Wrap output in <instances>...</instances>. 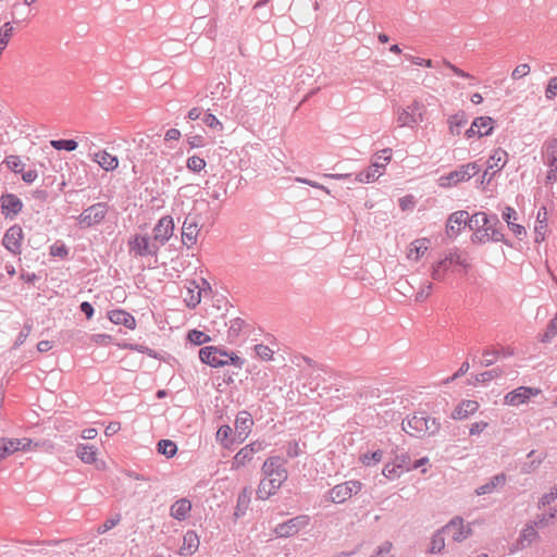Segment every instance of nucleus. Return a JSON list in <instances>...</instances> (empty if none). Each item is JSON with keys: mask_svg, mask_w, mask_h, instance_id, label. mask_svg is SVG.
Returning a JSON list of instances; mask_svg holds the SVG:
<instances>
[{"mask_svg": "<svg viewBox=\"0 0 557 557\" xmlns=\"http://www.w3.org/2000/svg\"><path fill=\"white\" fill-rule=\"evenodd\" d=\"M547 99L552 100L557 96V76L550 77L545 90Z\"/></svg>", "mask_w": 557, "mask_h": 557, "instance_id": "62", "label": "nucleus"}, {"mask_svg": "<svg viewBox=\"0 0 557 557\" xmlns=\"http://www.w3.org/2000/svg\"><path fill=\"white\" fill-rule=\"evenodd\" d=\"M264 479L275 483L278 487L287 480V470L281 457L274 456L268 458L262 466Z\"/></svg>", "mask_w": 557, "mask_h": 557, "instance_id": "5", "label": "nucleus"}, {"mask_svg": "<svg viewBox=\"0 0 557 557\" xmlns=\"http://www.w3.org/2000/svg\"><path fill=\"white\" fill-rule=\"evenodd\" d=\"M253 420L247 410H242L235 419V435L239 443H243L251 432Z\"/></svg>", "mask_w": 557, "mask_h": 557, "instance_id": "20", "label": "nucleus"}, {"mask_svg": "<svg viewBox=\"0 0 557 557\" xmlns=\"http://www.w3.org/2000/svg\"><path fill=\"white\" fill-rule=\"evenodd\" d=\"M444 533H446V530H443V528H442L433 534V536L431 539V545L429 548V552L431 554H440L444 549V547H445Z\"/></svg>", "mask_w": 557, "mask_h": 557, "instance_id": "38", "label": "nucleus"}, {"mask_svg": "<svg viewBox=\"0 0 557 557\" xmlns=\"http://www.w3.org/2000/svg\"><path fill=\"white\" fill-rule=\"evenodd\" d=\"M174 221L171 215L162 216L152 228V238L160 247L163 246L173 235Z\"/></svg>", "mask_w": 557, "mask_h": 557, "instance_id": "16", "label": "nucleus"}, {"mask_svg": "<svg viewBox=\"0 0 557 557\" xmlns=\"http://www.w3.org/2000/svg\"><path fill=\"white\" fill-rule=\"evenodd\" d=\"M206 164L207 163L203 158L199 156H191L187 159L186 168L194 173H199L206 168Z\"/></svg>", "mask_w": 557, "mask_h": 557, "instance_id": "47", "label": "nucleus"}, {"mask_svg": "<svg viewBox=\"0 0 557 557\" xmlns=\"http://www.w3.org/2000/svg\"><path fill=\"white\" fill-rule=\"evenodd\" d=\"M4 163L7 164L8 169L14 173H21L24 169V163L18 156L7 157Z\"/></svg>", "mask_w": 557, "mask_h": 557, "instance_id": "52", "label": "nucleus"}, {"mask_svg": "<svg viewBox=\"0 0 557 557\" xmlns=\"http://www.w3.org/2000/svg\"><path fill=\"white\" fill-rule=\"evenodd\" d=\"M108 213L106 202H97L86 208L78 216L77 224L81 228H89L101 223Z\"/></svg>", "mask_w": 557, "mask_h": 557, "instance_id": "6", "label": "nucleus"}, {"mask_svg": "<svg viewBox=\"0 0 557 557\" xmlns=\"http://www.w3.org/2000/svg\"><path fill=\"white\" fill-rule=\"evenodd\" d=\"M413 248L410 249L409 257L412 256L413 251L416 252L414 259H419L429 248V239L420 238L412 243Z\"/></svg>", "mask_w": 557, "mask_h": 557, "instance_id": "48", "label": "nucleus"}, {"mask_svg": "<svg viewBox=\"0 0 557 557\" xmlns=\"http://www.w3.org/2000/svg\"><path fill=\"white\" fill-rule=\"evenodd\" d=\"M310 523V517L308 515H299L287 521L278 523L274 528V533L277 537H290L296 535L301 529L306 528Z\"/></svg>", "mask_w": 557, "mask_h": 557, "instance_id": "11", "label": "nucleus"}, {"mask_svg": "<svg viewBox=\"0 0 557 557\" xmlns=\"http://www.w3.org/2000/svg\"><path fill=\"white\" fill-rule=\"evenodd\" d=\"M495 121L491 116H479L473 120L478 137L488 136L493 133Z\"/></svg>", "mask_w": 557, "mask_h": 557, "instance_id": "32", "label": "nucleus"}, {"mask_svg": "<svg viewBox=\"0 0 557 557\" xmlns=\"http://www.w3.org/2000/svg\"><path fill=\"white\" fill-rule=\"evenodd\" d=\"M542 210H543V220H539L536 221V226H535V242L540 243V242H543L544 238H545V233H546V228H547V211H546V208L545 207H542Z\"/></svg>", "mask_w": 557, "mask_h": 557, "instance_id": "45", "label": "nucleus"}, {"mask_svg": "<svg viewBox=\"0 0 557 557\" xmlns=\"http://www.w3.org/2000/svg\"><path fill=\"white\" fill-rule=\"evenodd\" d=\"M392 159V149L386 148L380 151V154L376 156V160L371 163L366 170L359 172L356 175V181L360 183H370L377 178L382 173L380 169L385 168V165Z\"/></svg>", "mask_w": 557, "mask_h": 557, "instance_id": "7", "label": "nucleus"}, {"mask_svg": "<svg viewBox=\"0 0 557 557\" xmlns=\"http://www.w3.org/2000/svg\"><path fill=\"white\" fill-rule=\"evenodd\" d=\"M530 73V65L527 63L519 64L511 73V78L517 81Z\"/></svg>", "mask_w": 557, "mask_h": 557, "instance_id": "60", "label": "nucleus"}, {"mask_svg": "<svg viewBox=\"0 0 557 557\" xmlns=\"http://www.w3.org/2000/svg\"><path fill=\"white\" fill-rule=\"evenodd\" d=\"M51 146L57 150L74 151L78 144L74 139H54L50 141Z\"/></svg>", "mask_w": 557, "mask_h": 557, "instance_id": "44", "label": "nucleus"}, {"mask_svg": "<svg viewBox=\"0 0 557 557\" xmlns=\"http://www.w3.org/2000/svg\"><path fill=\"white\" fill-rule=\"evenodd\" d=\"M479 172V165L475 162L467 163L457 170L449 172L447 175L441 176V186L449 187L460 182L469 181Z\"/></svg>", "mask_w": 557, "mask_h": 557, "instance_id": "9", "label": "nucleus"}, {"mask_svg": "<svg viewBox=\"0 0 557 557\" xmlns=\"http://www.w3.org/2000/svg\"><path fill=\"white\" fill-rule=\"evenodd\" d=\"M393 462L396 466L400 467V470L403 472L410 471L411 470V459L410 456L407 453H401L399 455H395Z\"/></svg>", "mask_w": 557, "mask_h": 557, "instance_id": "51", "label": "nucleus"}, {"mask_svg": "<svg viewBox=\"0 0 557 557\" xmlns=\"http://www.w3.org/2000/svg\"><path fill=\"white\" fill-rule=\"evenodd\" d=\"M535 528L536 525L533 522L532 524H528L524 529H522L519 540L523 547L530 545L539 537V533L536 532Z\"/></svg>", "mask_w": 557, "mask_h": 557, "instance_id": "40", "label": "nucleus"}, {"mask_svg": "<svg viewBox=\"0 0 557 557\" xmlns=\"http://www.w3.org/2000/svg\"><path fill=\"white\" fill-rule=\"evenodd\" d=\"M255 351L257 354V356L261 359V360H264V361H268L270 359H272V356H273V351L272 349L267 346V345H263V344H257L255 346Z\"/></svg>", "mask_w": 557, "mask_h": 557, "instance_id": "56", "label": "nucleus"}, {"mask_svg": "<svg viewBox=\"0 0 557 557\" xmlns=\"http://www.w3.org/2000/svg\"><path fill=\"white\" fill-rule=\"evenodd\" d=\"M479 403L476 400H462L451 412L454 420H465L474 414L479 410Z\"/></svg>", "mask_w": 557, "mask_h": 557, "instance_id": "24", "label": "nucleus"}, {"mask_svg": "<svg viewBox=\"0 0 557 557\" xmlns=\"http://www.w3.org/2000/svg\"><path fill=\"white\" fill-rule=\"evenodd\" d=\"M557 498V487L553 486L550 491L544 494L539 500V508H544L555 502Z\"/></svg>", "mask_w": 557, "mask_h": 557, "instance_id": "54", "label": "nucleus"}, {"mask_svg": "<svg viewBox=\"0 0 557 557\" xmlns=\"http://www.w3.org/2000/svg\"><path fill=\"white\" fill-rule=\"evenodd\" d=\"M190 148H201L206 146V139L202 135H193L187 138Z\"/></svg>", "mask_w": 557, "mask_h": 557, "instance_id": "64", "label": "nucleus"}, {"mask_svg": "<svg viewBox=\"0 0 557 557\" xmlns=\"http://www.w3.org/2000/svg\"><path fill=\"white\" fill-rule=\"evenodd\" d=\"M539 388L520 386L505 396V404L509 406H519L527 403L532 396L540 394Z\"/></svg>", "mask_w": 557, "mask_h": 557, "instance_id": "19", "label": "nucleus"}, {"mask_svg": "<svg viewBox=\"0 0 557 557\" xmlns=\"http://www.w3.org/2000/svg\"><path fill=\"white\" fill-rule=\"evenodd\" d=\"M202 122L205 125H207L208 127L212 128L215 132L223 131V124L212 113H206L202 117Z\"/></svg>", "mask_w": 557, "mask_h": 557, "instance_id": "53", "label": "nucleus"}, {"mask_svg": "<svg viewBox=\"0 0 557 557\" xmlns=\"http://www.w3.org/2000/svg\"><path fill=\"white\" fill-rule=\"evenodd\" d=\"M15 451H18V442H13L12 438H0V461Z\"/></svg>", "mask_w": 557, "mask_h": 557, "instance_id": "41", "label": "nucleus"}, {"mask_svg": "<svg viewBox=\"0 0 557 557\" xmlns=\"http://www.w3.org/2000/svg\"><path fill=\"white\" fill-rule=\"evenodd\" d=\"M443 530H446V533L451 535L453 541L462 542L468 539L472 530L470 527L463 525V519L459 516L454 517L448 523L443 527Z\"/></svg>", "mask_w": 557, "mask_h": 557, "instance_id": "17", "label": "nucleus"}, {"mask_svg": "<svg viewBox=\"0 0 557 557\" xmlns=\"http://www.w3.org/2000/svg\"><path fill=\"white\" fill-rule=\"evenodd\" d=\"M425 106L419 101L413 100L407 107H398L396 110L398 127L416 128L424 120Z\"/></svg>", "mask_w": 557, "mask_h": 557, "instance_id": "3", "label": "nucleus"}, {"mask_svg": "<svg viewBox=\"0 0 557 557\" xmlns=\"http://www.w3.org/2000/svg\"><path fill=\"white\" fill-rule=\"evenodd\" d=\"M199 359L212 368H221L224 366H234L242 369L245 360L239 358L235 352H227L215 346H205L199 350Z\"/></svg>", "mask_w": 557, "mask_h": 557, "instance_id": "2", "label": "nucleus"}, {"mask_svg": "<svg viewBox=\"0 0 557 557\" xmlns=\"http://www.w3.org/2000/svg\"><path fill=\"white\" fill-rule=\"evenodd\" d=\"M555 518H557V506L550 508L547 513L537 516L536 520H534V524L539 528H542L549 524V522Z\"/></svg>", "mask_w": 557, "mask_h": 557, "instance_id": "50", "label": "nucleus"}, {"mask_svg": "<svg viewBox=\"0 0 557 557\" xmlns=\"http://www.w3.org/2000/svg\"><path fill=\"white\" fill-rule=\"evenodd\" d=\"M362 483L358 480H350L335 485L329 492V499L335 504H342L349 499L354 494L361 491Z\"/></svg>", "mask_w": 557, "mask_h": 557, "instance_id": "12", "label": "nucleus"}, {"mask_svg": "<svg viewBox=\"0 0 557 557\" xmlns=\"http://www.w3.org/2000/svg\"><path fill=\"white\" fill-rule=\"evenodd\" d=\"M92 160L99 164L104 171H114L119 166L117 157L109 153L106 150L94 153Z\"/></svg>", "mask_w": 557, "mask_h": 557, "instance_id": "29", "label": "nucleus"}, {"mask_svg": "<svg viewBox=\"0 0 557 557\" xmlns=\"http://www.w3.org/2000/svg\"><path fill=\"white\" fill-rule=\"evenodd\" d=\"M383 475L388 480L398 479L404 472L400 470L399 466H396L393 461L385 463L383 471Z\"/></svg>", "mask_w": 557, "mask_h": 557, "instance_id": "49", "label": "nucleus"}, {"mask_svg": "<svg viewBox=\"0 0 557 557\" xmlns=\"http://www.w3.org/2000/svg\"><path fill=\"white\" fill-rule=\"evenodd\" d=\"M280 487L269 480L262 479L257 488L258 499L265 500L274 495Z\"/></svg>", "mask_w": 557, "mask_h": 557, "instance_id": "35", "label": "nucleus"}, {"mask_svg": "<svg viewBox=\"0 0 557 557\" xmlns=\"http://www.w3.org/2000/svg\"><path fill=\"white\" fill-rule=\"evenodd\" d=\"M199 536L194 530H188L183 536V544L180 547L181 556H190L195 554L199 547Z\"/></svg>", "mask_w": 557, "mask_h": 557, "instance_id": "26", "label": "nucleus"}, {"mask_svg": "<svg viewBox=\"0 0 557 557\" xmlns=\"http://www.w3.org/2000/svg\"><path fill=\"white\" fill-rule=\"evenodd\" d=\"M189 297L185 299L188 308H196L201 301V290L195 293L193 289H188Z\"/></svg>", "mask_w": 557, "mask_h": 557, "instance_id": "58", "label": "nucleus"}, {"mask_svg": "<svg viewBox=\"0 0 557 557\" xmlns=\"http://www.w3.org/2000/svg\"><path fill=\"white\" fill-rule=\"evenodd\" d=\"M506 480H507V476L505 473H498V474L492 476L487 483L475 488V494L478 496L492 494L498 487L504 486L506 483Z\"/></svg>", "mask_w": 557, "mask_h": 557, "instance_id": "30", "label": "nucleus"}, {"mask_svg": "<svg viewBox=\"0 0 557 557\" xmlns=\"http://www.w3.org/2000/svg\"><path fill=\"white\" fill-rule=\"evenodd\" d=\"M432 287H433L432 283H430V282L424 283L422 285V287L420 288V290L416 294L414 300L417 302L424 301L430 296Z\"/></svg>", "mask_w": 557, "mask_h": 557, "instance_id": "59", "label": "nucleus"}, {"mask_svg": "<svg viewBox=\"0 0 557 557\" xmlns=\"http://www.w3.org/2000/svg\"><path fill=\"white\" fill-rule=\"evenodd\" d=\"M468 212L463 210L451 213L446 223V234L449 237L459 235L461 228L467 226Z\"/></svg>", "mask_w": 557, "mask_h": 557, "instance_id": "22", "label": "nucleus"}, {"mask_svg": "<svg viewBox=\"0 0 557 557\" xmlns=\"http://www.w3.org/2000/svg\"><path fill=\"white\" fill-rule=\"evenodd\" d=\"M504 374V370L499 367L479 373L475 376V382L485 384L494 379H497Z\"/></svg>", "mask_w": 557, "mask_h": 557, "instance_id": "42", "label": "nucleus"}, {"mask_svg": "<svg viewBox=\"0 0 557 557\" xmlns=\"http://www.w3.org/2000/svg\"><path fill=\"white\" fill-rule=\"evenodd\" d=\"M384 453L382 449L377 448L373 451H368L361 454L359 457V461L366 467L376 466L383 460Z\"/></svg>", "mask_w": 557, "mask_h": 557, "instance_id": "36", "label": "nucleus"}, {"mask_svg": "<svg viewBox=\"0 0 557 557\" xmlns=\"http://www.w3.org/2000/svg\"><path fill=\"white\" fill-rule=\"evenodd\" d=\"M544 163L548 166L546 184L557 182V137L546 140L543 145Z\"/></svg>", "mask_w": 557, "mask_h": 557, "instance_id": "8", "label": "nucleus"}, {"mask_svg": "<svg viewBox=\"0 0 557 557\" xmlns=\"http://www.w3.org/2000/svg\"><path fill=\"white\" fill-rule=\"evenodd\" d=\"M157 450L166 458H172L177 453V446L171 440H160L157 444Z\"/></svg>", "mask_w": 557, "mask_h": 557, "instance_id": "39", "label": "nucleus"}, {"mask_svg": "<svg viewBox=\"0 0 557 557\" xmlns=\"http://www.w3.org/2000/svg\"><path fill=\"white\" fill-rule=\"evenodd\" d=\"M250 503V492L247 487H245L237 497V504H236V510L235 516L242 517L246 513V510L248 509Z\"/></svg>", "mask_w": 557, "mask_h": 557, "instance_id": "37", "label": "nucleus"}, {"mask_svg": "<svg viewBox=\"0 0 557 557\" xmlns=\"http://www.w3.org/2000/svg\"><path fill=\"white\" fill-rule=\"evenodd\" d=\"M557 335V313L548 322L545 333L541 337L542 343H550L552 339Z\"/></svg>", "mask_w": 557, "mask_h": 557, "instance_id": "46", "label": "nucleus"}, {"mask_svg": "<svg viewBox=\"0 0 557 557\" xmlns=\"http://www.w3.org/2000/svg\"><path fill=\"white\" fill-rule=\"evenodd\" d=\"M76 454L83 462L91 465L96 461L97 449L92 445L78 444Z\"/></svg>", "mask_w": 557, "mask_h": 557, "instance_id": "33", "label": "nucleus"}, {"mask_svg": "<svg viewBox=\"0 0 557 557\" xmlns=\"http://www.w3.org/2000/svg\"><path fill=\"white\" fill-rule=\"evenodd\" d=\"M488 223H499L498 216L496 214L487 215L485 212H476L471 216L468 214L467 226L473 232Z\"/></svg>", "mask_w": 557, "mask_h": 557, "instance_id": "25", "label": "nucleus"}, {"mask_svg": "<svg viewBox=\"0 0 557 557\" xmlns=\"http://www.w3.org/2000/svg\"><path fill=\"white\" fill-rule=\"evenodd\" d=\"M129 253L134 257H157L160 250V244L147 234H135L127 243Z\"/></svg>", "mask_w": 557, "mask_h": 557, "instance_id": "4", "label": "nucleus"}, {"mask_svg": "<svg viewBox=\"0 0 557 557\" xmlns=\"http://www.w3.org/2000/svg\"><path fill=\"white\" fill-rule=\"evenodd\" d=\"M468 123L467 114L459 111L448 119L449 131L453 135H459L461 128Z\"/></svg>", "mask_w": 557, "mask_h": 557, "instance_id": "34", "label": "nucleus"}, {"mask_svg": "<svg viewBox=\"0 0 557 557\" xmlns=\"http://www.w3.org/2000/svg\"><path fill=\"white\" fill-rule=\"evenodd\" d=\"M187 338L190 343H193L194 345H197V346L206 344L211 341V338L208 334H206L202 331L196 330V329L190 330L188 332Z\"/></svg>", "mask_w": 557, "mask_h": 557, "instance_id": "43", "label": "nucleus"}, {"mask_svg": "<svg viewBox=\"0 0 557 557\" xmlns=\"http://www.w3.org/2000/svg\"><path fill=\"white\" fill-rule=\"evenodd\" d=\"M483 359L480 361L482 367H490L495 363L498 358H508L515 355V349L507 346L502 347V349H494L491 347H486L483 352Z\"/></svg>", "mask_w": 557, "mask_h": 557, "instance_id": "23", "label": "nucleus"}, {"mask_svg": "<svg viewBox=\"0 0 557 557\" xmlns=\"http://www.w3.org/2000/svg\"><path fill=\"white\" fill-rule=\"evenodd\" d=\"M265 443L262 441L252 442L244 446L233 458L232 469H238L246 466L253 458V455L263 450Z\"/></svg>", "mask_w": 557, "mask_h": 557, "instance_id": "14", "label": "nucleus"}, {"mask_svg": "<svg viewBox=\"0 0 557 557\" xmlns=\"http://www.w3.org/2000/svg\"><path fill=\"white\" fill-rule=\"evenodd\" d=\"M227 326V341L231 344L236 343L242 335L248 336L251 327L250 324L242 318L231 319Z\"/></svg>", "mask_w": 557, "mask_h": 557, "instance_id": "21", "label": "nucleus"}, {"mask_svg": "<svg viewBox=\"0 0 557 557\" xmlns=\"http://www.w3.org/2000/svg\"><path fill=\"white\" fill-rule=\"evenodd\" d=\"M232 432L233 431L230 425H227V424L221 425L216 432V440L220 441L225 447H228V444L226 443V441L231 436Z\"/></svg>", "mask_w": 557, "mask_h": 557, "instance_id": "57", "label": "nucleus"}, {"mask_svg": "<svg viewBox=\"0 0 557 557\" xmlns=\"http://www.w3.org/2000/svg\"><path fill=\"white\" fill-rule=\"evenodd\" d=\"M120 515H115L114 517L107 519L102 524L98 527L97 532L99 534L108 532L109 530L113 529L120 522Z\"/></svg>", "mask_w": 557, "mask_h": 557, "instance_id": "55", "label": "nucleus"}, {"mask_svg": "<svg viewBox=\"0 0 557 557\" xmlns=\"http://www.w3.org/2000/svg\"><path fill=\"white\" fill-rule=\"evenodd\" d=\"M199 234L198 221L196 216L188 214L182 226V243L188 249L197 243Z\"/></svg>", "mask_w": 557, "mask_h": 557, "instance_id": "18", "label": "nucleus"}, {"mask_svg": "<svg viewBox=\"0 0 557 557\" xmlns=\"http://www.w3.org/2000/svg\"><path fill=\"white\" fill-rule=\"evenodd\" d=\"M500 225L499 223H488L486 226H483L476 232H473L471 235V242L473 244H485L487 242H502L506 244L507 246H510L507 239H505V236L502 232V230L498 227Z\"/></svg>", "mask_w": 557, "mask_h": 557, "instance_id": "10", "label": "nucleus"}, {"mask_svg": "<svg viewBox=\"0 0 557 557\" xmlns=\"http://www.w3.org/2000/svg\"><path fill=\"white\" fill-rule=\"evenodd\" d=\"M401 425L407 434L417 438L435 435L441 429L438 419L429 417L425 411L414 412Z\"/></svg>", "mask_w": 557, "mask_h": 557, "instance_id": "1", "label": "nucleus"}, {"mask_svg": "<svg viewBox=\"0 0 557 557\" xmlns=\"http://www.w3.org/2000/svg\"><path fill=\"white\" fill-rule=\"evenodd\" d=\"M507 158L508 153L504 149L498 148L494 150L493 154L490 157L487 161V168L493 170V172L490 174L487 182H490L496 173L502 171V169L506 165Z\"/></svg>", "mask_w": 557, "mask_h": 557, "instance_id": "28", "label": "nucleus"}, {"mask_svg": "<svg viewBox=\"0 0 557 557\" xmlns=\"http://www.w3.org/2000/svg\"><path fill=\"white\" fill-rule=\"evenodd\" d=\"M23 238H24V233H23L22 227L18 224H14L5 231L3 238H2V245L12 255L18 256L22 252Z\"/></svg>", "mask_w": 557, "mask_h": 557, "instance_id": "13", "label": "nucleus"}, {"mask_svg": "<svg viewBox=\"0 0 557 557\" xmlns=\"http://www.w3.org/2000/svg\"><path fill=\"white\" fill-rule=\"evenodd\" d=\"M109 320L116 325H124L128 330L136 327L135 318L123 309H114L108 312Z\"/></svg>", "mask_w": 557, "mask_h": 557, "instance_id": "27", "label": "nucleus"}, {"mask_svg": "<svg viewBox=\"0 0 557 557\" xmlns=\"http://www.w3.org/2000/svg\"><path fill=\"white\" fill-rule=\"evenodd\" d=\"M23 201L14 194L5 193L0 197L1 213L5 219L14 220L23 210Z\"/></svg>", "mask_w": 557, "mask_h": 557, "instance_id": "15", "label": "nucleus"}, {"mask_svg": "<svg viewBox=\"0 0 557 557\" xmlns=\"http://www.w3.org/2000/svg\"><path fill=\"white\" fill-rule=\"evenodd\" d=\"M50 255L53 257L65 258L69 255V248L64 244H54L50 247Z\"/></svg>", "mask_w": 557, "mask_h": 557, "instance_id": "63", "label": "nucleus"}, {"mask_svg": "<svg viewBox=\"0 0 557 557\" xmlns=\"http://www.w3.org/2000/svg\"><path fill=\"white\" fill-rule=\"evenodd\" d=\"M30 331H32V325L28 323L24 324L23 329L21 330V332L18 333V335L15 339L14 347H20L21 345H23L25 343V341L27 339V337L29 336Z\"/></svg>", "mask_w": 557, "mask_h": 557, "instance_id": "61", "label": "nucleus"}, {"mask_svg": "<svg viewBox=\"0 0 557 557\" xmlns=\"http://www.w3.org/2000/svg\"><path fill=\"white\" fill-rule=\"evenodd\" d=\"M191 510V503L187 498H181L176 500L170 509V515L178 521H183L187 518Z\"/></svg>", "mask_w": 557, "mask_h": 557, "instance_id": "31", "label": "nucleus"}]
</instances>
